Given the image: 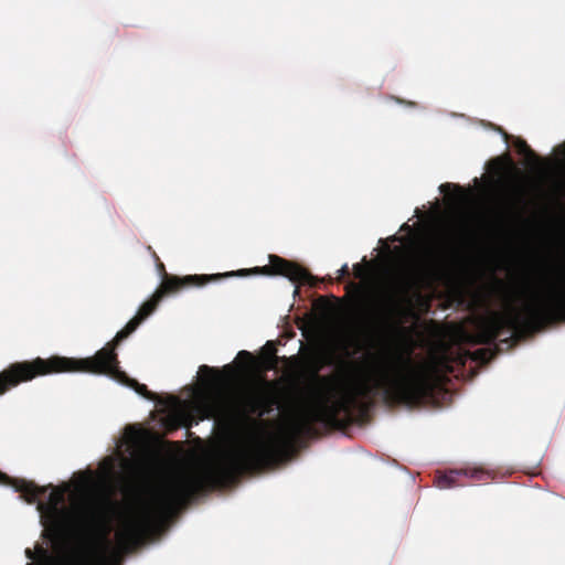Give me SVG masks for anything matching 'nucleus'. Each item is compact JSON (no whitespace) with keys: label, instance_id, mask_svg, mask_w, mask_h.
Masks as SVG:
<instances>
[{"label":"nucleus","instance_id":"obj_17","mask_svg":"<svg viewBox=\"0 0 565 565\" xmlns=\"http://www.w3.org/2000/svg\"><path fill=\"white\" fill-rule=\"evenodd\" d=\"M6 479H7V476L3 475L2 472H0V482H3V480H6Z\"/></svg>","mask_w":565,"mask_h":565},{"label":"nucleus","instance_id":"obj_14","mask_svg":"<svg viewBox=\"0 0 565 565\" xmlns=\"http://www.w3.org/2000/svg\"><path fill=\"white\" fill-rule=\"evenodd\" d=\"M244 274V270H238V271H230V273H226L224 274L223 276L225 277H232V276H242Z\"/></svg>","mask_w":565,"mask_h":565},{"label":"nucleus","instance_id":"obj_5","mask_svg":"<svg viewBox=\"0 0 565 565\" xmlns=\"http://www.w3.org/2000/svg\"><path fill=\"white\" fill-rule=\"evenodd\" d=\"M221 276L222 275H211V276L190 275V276H185L183 278L173 277L171 279L166 280L163 282L162 290L157 292V295L154 296V298L152 300L145 302L142 305V307L140 308V310L138 311L137 316L135 318H132L126 324L124 330L119 331L116 334V337H115L116 343L115 344H117L119 341H121L122 339L128 337L131 332H134L137 329V327L140 324V322L153 312V310L157 306V302L160 300L163 292L173 291L175 288H178L180 286H185V285H190V284H201L203 281L218 278Z\"/></svg>","mask_w":565,"mask_h":565},{"label":"nucleus","instance_id":"obj_4","mask_svg":"<svg viewBox=\"0 0 565 565\" xmlns=\"http://www.w3.org/2000/svg\"><path fill=\"white\" fill-rule=\"evenodd\" d=\"M330 395L318 388H312L289 414L286 427L288 435L297 436L310 429L312 423L321 419L328 407Z\"/></svg>","mask_w":565,"mask_h":565},{"label":"nucleus","instance_id":"obj_1","mask_svg":"<svg viewBox=\"0 0 565 565\" xmlns=\"http://www.w3.org/2000/svg\"><path fill=\"white\" fill-rule=\"evenodd\" d=\"M63 372L104 374L114 382L134 390L141 397L160 405L161 409L167 413L168 418L184 426H192L193 423L198 424L199 420L210 419L218 415L222 398L221 388L225 383L224 376L215 369L202 365L198 371L201 384L191 385L188 388L186 398L169 396L167 402L163 403L153 393L149 392L146 385L139 384L119 369L114 348H103L93 358L52 356L47 360L38 358L32 362L12 364L8 371L0 374V394H3L8 386L30 381L36 375Z\"/></svg>","mask_w":565,"mask_h":565},{"label":"nucleus","instance_id":"obj_11","mask_svg":"<svg viewBox=\"0 0 565 565\" xmlns=\"http://www.w3.org/2000/svg\"><path fill=\"white\" fill-rule=\"evenodd\" d=\"M515 147H516L519 153L524 156L529 162H534L535 156H534L533 151L527 147L525 141H523L521 139H515Z\"/></svg>","mask_w":565,"mask_h":565},{"label":"nucleus","instance_id":"obj_15","mask_svg":"<svg viewBox=\"0 0 565 565\" xmlns=\"http://www.w3.org/2000/svg\"><path fill=\"white\" fill-rule=\"evenodd\" d=\"M347 273H348V265H347V264H344V265H342V267L338 270V275H339L340 277H342V276H344Z\"/></svg>","mask_w":565,"mask_h":565},{"label":"nucleus","instance_id":"obj_9","mask_svg":"<svg viewBox=\"0 0 565 565\" xmlns=\"http://www.w3.org/2000/svg\"><path fill=\"white\" fill-rule=\"evenodd\" d=\"M460 475H466V471L450 470L448 473H445L438 478L437 487L443 490L452 487L457 477Z\"/></svg>","mask_w":565,"mask_h":565},{"label":"nucleus","instance_id":"obj_16","mask_svg":"<svg viewBox=\"0 0 565 565\" xmlns=\"http://www.w3.org/2000/svg\"><path fill=\"white\" fill-rule=\"evenodd\" d=\"M238 356H245L246 359H250V354L247 351H241L237 354Z\"/></svg>","mask_w":565,"mask_h":565},{"label":"nucleus","instance_id":"obj_18","mask_svg":"<svg viewBox=\"0 0 565 565\" xmlns=\"http://www.w3.org/2000/svg\"><path fill=\"white\" fill-rule=\"evenodd\" d=\"M475 182H476V186H479L480 185V181L478 178H475Z\"/></svg>","mask_w":565,"mask_h":565},{"label":"nucleus","instance_id":"obj_3","mask_svg":"<svg viewBox=\"0 0 565 565\" xmlns=\"http://www.w3.org/2000/svg\"><path fill=\"white\" fill-rule=\"evenodd\" d=\"M522 309L531 321H542L565 309V278L531 289L523 300Z\"/></svg>","mask_w":565,"mask_h":565},{"label":"nucleus","instance_id":"obj_10","mask_svg":"<svg viewBox=\"0 0 565 565\" xmlns=\"http://www.w3.org/2000/svg\"><path fill=\"white\" fill-rule=\"evenodd\" d=\"M413 286V278L411 276H402L394 281V290L404 295Z\"/></svg>","mask_w":565,"mask_h":565},{"label":"nucleus","instance_id":"obj_7","mask_svg":"<svg viewBox=\"0 0 565 565\" xmlns=\"http://www.w3.org/2000/svg\"><path fill=\"white\" fill-rule=\"evenodd\" d=\"M438 189L445 195L449 207L454 210L462 209L473 196L472 191H466L461 186L451 183L441 184Z\"/></svg>","mask_w":565,"mask_h":565},{"label":"nucleus","instance_id":"obj_12","mask_svg":"<svg viewBox=\"0 0 565 565\" xmlns=\"http://www.w3.org/2000/svg\"><path fill=\"white\" fill-rule=\"evenodd\" d=\"M353 271L356 278H364L365 276V267L361 264L353 265Z\"/></svg>","mask_w":565,"mask_h":565},{"label":"nucleus","instance_id":"obj_2","mask_svg":"<svg viewBox=\"0 0 565 565\" xmlns=\"http://www.w3.org/2000/svg\"><path fill=\"white\" fill-rule=\"evenodd\" d=\"M354 394L382 393L383 396L407 403L424 397L428 390L426 369L408 354L388 344L371 354L364 375L354 383Z\"/></svg>","mask_w":565,"mask_h":565},{"label":"nucleus","instance_id":"obj_13","mask_svg":"<svg viewBox=\"0 0 565 565\" xmlns=\"http://www.w3.org/2000/svg\"><path fill=\"white\" fill-rule=\"evenodd\" d=\"M499 324H503V323H511V324H514L515 321L514 319L512 318H500V321L498 322Z\"/></svg>","mask_w":565,"mask_h":565},{"label":"nucleus","instance_id":"obj_8","mask_svg":"<svg viewBox=\"0 0 565 565\" xmlns=\"http://www.w3.org/2000/svg\"><path fill=\"white\" fill-rule=\"evenodd\" d=\"M398 299L393 292H384L375 313L380 320L387 322L398 310Z\"/></svg>","mask_w":565,"mask_h":565},{"label":"nucleus","instance_id":"obj_6","mask_svg":"<svg viewBox=\"0 0 565 565\" xmlns=\"http://www.w3.org/2000/svg\"><path fill=\"white\" fill-rule=\"evenodd\" d=\"M269 265L264 266L260 270L264 274L280 275L288 278L292 282L307 281L309 274L294 263H289L276 255H269Z\"/></svg>","mask_w":565,"mask_h":565}]
</instances>
